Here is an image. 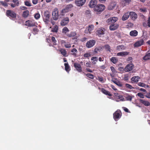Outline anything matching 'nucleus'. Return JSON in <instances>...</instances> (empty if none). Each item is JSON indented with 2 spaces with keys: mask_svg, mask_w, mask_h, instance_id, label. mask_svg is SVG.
<instances>
[{
  "mask_svg": "<svg viewBox=\"0 0 150 150\" xmlns=\"http://www.w3.org/2000/svg\"><path fill=\"white\" fill-rule=\"evenodd\" d=\"M25 5L28 6H31V4L28 1H26L25 2Z\"/></svg>",
  "mask_w": 150,
  "mask_h": 150,
  "instance_id": "obj_49",
  "label": "nucleus"
},
{
  "mask_svg": "<svg viewBox=\"0 0 150 150\" xmlns=\"http://www.w3.org/2000/svg\"><path fill=\"white\" fill-rule=\"evenodd\" d=\"M130 14L128 12L125 13L123 16L122 20L123 21H125L127 20L129 17Z\"/></svg>",
  "mask_w": 150,
  "mask_h": 150,
  "instance_id": "obj_20",
  "label": "nucleus"
},
{
  "mask_svg": "<svg viewBox=\"0 0 150 150\" xmlns=\"http://www.w3.org/2000/svg\"><path fill=\"white\" fill-rule=\"evenodd\" d=\"M50 16V13L49 11H47L44 12L43 18L45 24H48L49 23Z\"/></svg>",
  "mask_w": 150,
  "mask_h": 150,
  "instance_id": "obj_3",
  "label": "nucleus"
},
{
  "mask_svg": "<svg viewBox=\"0 0 150 150\" xmlns=\"http://www.w3.org/2000/svg\"><path fill=\"white\" fill-rule=\"evenodd\" d=\"M40 17V14L38 13H36L34 15V18L38 20Z\"/></svg>",
  "mask_w": 150,
  "mask_h": 150,
  "instance_id": "obj_43",
  "label": "nucleus"
},
{
  "mask_svg": "<svg viewBox=\"0 0 150 150\" xmlns=\"http://www.w3.org/2000/svg\"><path fill=\"white\" fill-rule=\"evenodd\" d=\"M73 5L71 4H69L67 5L66 7H65L68 11H70L71 10V8L73 7Z\"/></svg>",
  "mask_w": 150,
  "mask_h": 150,
  "instance_id": "obj_42",
  "label": "nucleus"
},
{
  "mask_svg": "<svg viewBox=\"0 0 150 150\" xmlns=\"http://www.w3.org/2000/svg\"><path fill=\"white\" fill-rule=\"evenodd\" d=\"M71 52L72 55L76 56V53L78 52L76 49L75 48H74L71 50Z\"/></svg>",
  "mask_w": 150,
  "mask_h": 150,
  "instance_id": "obj_33",
  "label": "nucleus"
},
{
  "mask_svg": "<svg viewBox=\"0 0 150 150\" xmlns=\"http://www.w3.org/2000/svg\"><path fill=\"white\" fill-rule=\"evenodd\" d=\"M101 50V48H96L94 50V52L96 53H98V51Z\"/></svg>",
  "mask_w": 150,
  "mask_h": 150,
  "instance_id": "obj_55",
  "label": "nucleus"
},
{
  "mask_svg": "<svg viewBox=\"0 0 150 150\" xmlns=\"http://www.w3.org/2000/svg\"><path fill=\"white\" fill-rule=\"evenodd\" d=\"M69 31V30L68 29V28L66 27H64L62 29V33L65 34H66V33L67 32H68Z\"/></svg>",
  "mask_w": 150,
  "mask_h": 150,
  "instance_id": "obj_41",
  "label": "nucleus"
},
{
  "mask_svg": "<svg viewBox=\"0 0 150 150\" xmlns=\"http://www.w3.org/2000/svg\"><path fill=\"white\" fill-rule=\"evenodd\" d=\"M39 31V30L36 27L34 28L33 29V33L34 35L37 34Z\"/></svg>",
  "mask_w": 150,
  "mask_h": 150,
  "instance_id": "obj_40",
  "label": "nucleus"
},
{
  "mask_svg": "<svg viewBox=\"0 0 150 150\" xmlns=\"http://www.w3.org/2000/svg\"><path fill=\"white\" fill-rule=\"evenodd\" d=\"M86 70L87 71L90 73H92L93 72V71L92 70L88 68H86Z\"/></svg>",
  "mask_w": 150,
  "mask_h": 150,
  "instance_id": "obj_63",
  "label": "nucleus"
},
{
  "mask_svg": "<svg viewBox=\"0 0 150 150\" xmlns=\"http://www.w3.org/2000/svg\"><path fill=\"white\" fill-rule=\"evenodd\" d=\"M112 4H111L109 6H108V8L109 10H112L115 7V5L113 4L112 5Z\"/></svg>",
  "mask_w": 150,
  "mask_h": 150,
  "instance_id": "obj_47",
  "label": "nucleus"
},
{
  "mask_svg": "<svg viewBox=\"0 0 150 150\" xmlns=\"http://www.w3.org/2000/svg\"><path fill=\"white\" fill-rule=\"evenodd\" d=\"M0 3L4 7H7L8 6V4L7 3L3 1H0Z\"/></svg>",
  "mask_w": 150,
  "mask_h": 150,
  "instance_id": "obj_45",
  "label": "nucleus"
},
{
  "mask_svg": "<svg viewBox=\"0 0 150 150\" xmlns=\"http://www.w3.org/2000/svg\"><path fill=\"white\" fill-rule=\"evenodd\" d=\"M67 43L64 40H62L61 41V44L63 45L64 46Z\"/></svg>",
  "mask_w": 150,
  "mask_h": 150,
  "instance_id": "obj_64",
  "label": "nucleus"
},
{
  "mask_svg": "<svg viewBox=\"0 0 150 150\" xmlns=\"http://www.w3.org/2000/svg\"><path fill=\"white\" fill-rule=\"evenodd\" d=\"M6 15L7 17L12 20H14L16 17V14L15 12L11 10H6Z\"/></svg>",
  "mask_w": 150,
  "mask_h": 150,
  "instance_id": "obj_2",
  "label": "nucleus"
},
{
  "mask_svg": "<svg viewBox=\"0 0 150 150\" xmlns=\"http://www.w3.org/2000/svg\"><path fill=\"white\" fill-rule=\"evenodd\" d=\"M85 75L91 79H93L94 78V76L91 73H88L86 74Z\"/></svg>",
  "mask_w": 150,
  "mask_h": 150,
  "instance_id": "obj_39",
  "label": "nucleus"
},
{
  "mask_svg": "<svg viewBox=\"0 0 150 150\" xmlns=\"http://www.w3.org/2000/svg\"><path fill=\"white\" fill-rule=\"evenodd\" d=\"M94 28V25H91L87 27L85 30V33H86L91 34L92 33V31L93 30Z\"/></svg>",
  "mask_w": 150,
  "mask_h": 150,
  "instance_id": "obj_7",
  "label": "nucleus"
},
{
  "mask_svg": "<svg viewBox=\"0 0 150 150\" xmlns=\"http://www.w3.org/2000/svg\"><path fill=\"white\" fill-rule=\"evenodd\" d=\"M20 8L22 10H25L27 8L25 6H21L20 7Z\"/></svg>",
  "mask_w": 150,
  "mask_h": 150,
  "instance_id": "obj_59",
  "label": "nucleus"
},
{
  "mask_svg": "<svg viewBox=\"0 0 150 150\" xmlns=\"http://www.w3.org/2000/svg\"><path fill=\"white\" fill-rule=\"evenodd\" d=\"M110 69L113 73H115L116 71L114 67L111 66L110 67Z\"/></svg>",
  "mask_w": 150,
  "mask_h": 150,
  "instance_id": "obj_53",
  "label": "nucleus"
},
{
  "mask_svg": "<svg viewBox=\"0 0 150 150\" xmlns=\"http://www.w3.org/2000/svg\"><path fill=\"white\" fill-rule=\"evenodd\" d=\"M104 47L105 50L109 52H110L111 50L110 48V46L108 44L104 46Z\"/></svg>",
  "mask_w": 150,
  "mask_h": 150,
  "instance_id": "obj_36",
  "label": "nucleus"
},
{
  "mask_svg": "<svg viewBox=\"0 0 150 150\" xmlns=\"http://www.w3.org/2000/svg\"><path fill=\"white\" fill-rule=\"evenodd\" d=\"M98 58L97 57H92L91 58V60L92 61V62L95 64L96 62L98 61Z\"/></svg>",
  "mask_w": 150,
  "mask_h": 150,
  "instance_id": "obj_35",
  "label": "nucleus"
},
{
  "mask_svg": "<svg viewBox=\"0 0 150 150\" xmlns=\"http://www.w3.org/2000/svg\"><path fill=\"white\" fill-rule=\"evenodd\" d=\"M97 3V1L96 0H91L89 4V6L91 8L94 7V8L96 5Z\"/></svg>",
  "mask_w": 150,
  "mask_h": 150,
  "instance_id": "obj_19",
  "label": "nucleus"
},
{
  "mask_svg": "<svg viewBox=\"0 0 150 150\" xmlns=\"http://www.w3.org/2000/svg\"><path fill=\"white\" fill-rule=\"evenodd\" d=\"M86 66L87 67H91V64L89 62H87L86 63Z\"/></svg>",
  "mask_w": 150,
  "mask_h": 150,
  "instance_id": "obj_57",
  "label": "nucleus"
},
{
  "mask_svg": "<svg viewBox=\"0 0 150 150\" xmlns=\"http://www.w3.org/2000/svg\"><path fill=\"white\" fill-rule=\"evenodd\" d=\"M29 15V11L26 10L23 12L22 16L25 18H27Z\"/></svg>",
  "mask_w": 150,
  "mask_h": 150,
  "instance_id": "obj_25",
  "label": "nucleus"
},
{
  "mask_svg": "<svg viewBox=\"0 0 150 150\" xmlns=\"http://www.w3.org/2000/svg\"><path fill=\"white\" fill-rule=\"evenodd\" d=\"M69 21V18H65L61 21L60 23L61 25L62 26H65L68 24Z\"/></svg>",
  "mask_w": 150,
  "mask_h": 150,
  "instance_id": "obj_13",
  "label": "nucleus"
},
{
  "mask_svg": "<svg viewBox=\"0 0 150 150\" xmlns=\"http://www.w3.org/2000/svg\"><path fill=\"white\" fill-rule=\"evenodd\" d=\"M91 11L89 10H86L85 12V13L86 15H87L88 16L90 15L91 14Z\"/></svg>",
  "mask_w": 150,
  "mask_h": 150,
  "instance_id": "obj_54",
  "label": "nucleus"
},
{
  "mask_svg": "<svg viewBox=\"0 0 150 150\" xmlns=\"http://www.w3.org/2000/svg\"><path fill=\"white\" fill-rule=\"evenodd\" d=\"M138 96L140 98H144V95L141 93H137Z\"/></svg>",
  "mask_w": 150,
  "mask_h": 150,
  "instance_id": "obj_48",
  "label": "nucleus"
},
{
  "mask_svg": "<svg viewBox=\"0 0 150 150\" xmlns=\"http://www.w3.org/2000/svg\"><path fill=\"white\" fill-rule=\"evenodd\" d=\"M140 79V77L139 76H134L132 77L131 79V80L132 83H134L138 82Z\"/></svg>",
  "mask_w": 150,
  "mask_h": 150,
  "instance_id": "obj_18",
  "label": "nucleus"
},
{
  "mask_svg": "<svg viewBox=\"0 0 150 150\" xmlns=\"http://www.w3.org/2000/svg\"><path fill=\"white\" fill-rule=\"evenodd\" d=\"M134 67V65L132 64H130L127 65L125 68V71L126 72H129L132 70Z\"/></svg>",
  "mask_w": 150,
  "mask_h": 150,
  "instance_id": "obj_11",
  "label": "nucleus"
},
{
  "mask_svg": "<svg viewBox=\"0 0 150 150\" xmlns=\"http://www.w3.org/2000/svg\"><path fill=\"white\" fill-rule=\"evenodd\" d=\"M76 35L75 32H71L69 34L67 35V36L69 37H74Z\"/></svg>",
  "mask_w": 150,
  "mask_h": 150,
  "instance_id": "obj_30",
  "label": "nucleus"
},
{
  "mask_svg": "<svg viewBox=\"0 0 150 150\" xmlns=\"http://www.w3.org/2000/svg\"><path fill=\"white\" fill-rule=\"evenodd\" d=\"M58 26L57 25H55L52 30V31L53 32L57 33L58 31Z\"/></svg>",
  "mask_w": 150,
  "mask_h": 150,
  "instance_id": "obj_31",
  "label": "nucleus"
},
{
  "mask_svg": "<svg viewBox=\"0 0 150 150\" xmlns=\"http://www.w3.org/2000/svg\"><path fill=\"white\" fill-rule=\"evenodd\" d=\"M25 25L28 27H33L35 25V20H28L25 21Z\"/></svg>",
  "mask_w": 150,
  "mask_h": 150,
  "instance_id": "obj_9",
  "label": "nucleus"
},
{
  "mask_svg": "<svg viewBox=\"0 0 150 150\" xmlns=\"http://www.w3.org/2000/svg\"><path fill=\"white\" fill-rule=\"evenodd\" d=\"M132 0H120L121 3L123 6L128 5L131 1Z\"/></svg>",
  "mask_w": 150,
  "mask_h": 150,
  "instance_id": "obj_17",
  "label": "nucleus"
},
{
  "mask_svg": "<svg viewBox=\"0 0 150 150\" xmlns=\"http://www.w3.org/2000/svg\"><path fill=\"white\" fill-rule=\"evenodd\" d=\"M13 2L18 5H19V1L18 0H13Z\"/></svg>",
  "mask_w": 150,
  "mask_h": 150,
  "instance_id": "obj_58",
  "label": "nucleus"
},
{
  "mask_svg": "<svg viewBox=\"0 0 150 150\" xmlns=\"http://www.w3.org/2000/svg\"><path fill=\"white\" fill-rule=\"evenodd\" d=\"M105 9V6L104 5L101 4H99L95 6L94 8V10L96 12V13L98 14H100Z\"/></svg>",
  "mask_w": 150,
  "mask_h": 150,
  "instance_id": "obj_1",
  "label": "nucleus"
},
{
  "mask_svg": "<svg viewBox=\"0 0 150 150\" xmlns=\"http://www.w3.org/2000/svg\"><path fill=\"white\" fill-rule=\"evenodd\" d=\"M86 0H75V3L78 6H81L84 5L86 2Z\"/></svg>",
  "mask_w": 150,
  "mask_h": 150,
  "instance_id": "obj_10",
  "label": "nucleus"
},
{
  "mask_svg": "<svg viewBox=\"0 0 150 150\" xmlns=\"http://www.w3.org/2000/svg\"><path fill=\"white\" fill-rule=\"evenodd\" d=\"M105 29L101 27L98 28L96 32V34L99 37L102 36L105 33Z\"/></svg>",
  "mask_w": 150,
  "mask_h": 150,
  "instance_id": "obj_5",
  "label": "nucleus"
},
{
  "mask_svg": "<svg viewBox=\"0 0 150 150\" xmlns=\"http://www.w3.org/2000/svg\"><path fill=\"white\" fill-rule=\"evenodd\" d=\"M59 51L64 56H65L67 54V51L65 49H61L59 50Z\"/></svg>",
  "mask_w": 150,
  "mask_h": 150,
  "instance_id": "obj_32",
  "label": "nucleus"
},
{
  "mask_svg": "<svg viewBox=\"0 0 150 150\" xmlns=\"http://www.w3.org/2000/svg\"><path fill=\"white\" fill-rule=\"evenodd\" d=\"M38 0H32L33 3L34 4H36L38 2Z\"/></svg>",
  "mask_w": 150,
  "mask_h": 150,
  "instance_id": "obj_61",
  "label": "nucleus"
},
{
  "mask_svg": "<svg viewBox=\"0 0 150 150\" xmlns=\"http://www.w3.org/2000/svg\"><path fill=\"white\" fill-rule=\"evenodd\" d=\"M101 91L103 93L106 95H108L109 96H112V94L109 91L105 90L104 88H101Z\"/></svg>",
  "mask_w": 150,
  "mask_h": 150,
  "instance_id": "obj_24",
  "label": "nucleus"
},
{
  "mask_svg": "<svg viewBox=\"0 0 150 150\" xmlns=\"http://www.w3.org/2000/svg\"><path fill=\"white\" fill-rule=\"evenodd\" d=\"M51 40L54 45H57V41L55 39V38L54 37L52 36V37Z\"/></svg>",
  "mask_w": 150,
  "mask_h": 150,
  "instance_id": "obj_37",
  "label": "nucleus"
},
{
  "mask_svg": "<svg viewBox=\"0 0 150 150\" xmlns=\"http://www.w3.org/2000/svg\"><path fill=\"white\" fill-rule=\"evenodd\" d=\"M118 18L116 17H111L108 18L107 21L109 22H111L112 23H115L118 20Z\"/></svg>",
  "mask_w": 150,
  "mask_h": 150,
  "instance_id": "obj_21",
  "label": "nucleus"
},
{
  "mask_svg": "<svg viewBox=\"0 0 150 150\" xmlns=\"http://www.w3.org/2000/svg\"><path fill=\"white\" fill-rule=\"evenodd\" d=\"M124 79L125 81H127L129 79V76L128 75H125L124 76Z\"/></svg>",
  "mask_w": 150,
  "mask_h": 150,
  "instance_id": "obj_51",
  "label": "nucleus"
},
{
  "mask_svg": "<svg viewBox=\"0 0 150 150\" xmlns=\"http://www.w3.org/2000/svg\"><path fill=\"white\" fill-rule=\"evenodd\" d=\"M65 70L67 72H69L70 70V66L68 63H65L64 64Z\"/></svg>",
  "mask_w": 150,
  "mask_h": 150,
  "instance_id": "obj_27",
  "label": "nucleus"
},
{
  "mask_svg": "<svg viewBox=\"0 0 150 150\" xmlns=\"http://www.w3.org/2000/svg\"><path fill=\"white\" fill-rule=\"evenodd\" d=\"M96 42L95 40H91L88 41L86 44V46L88 48H89L93 47Z\"/></svg>",
  "mask_w": 150,
  "mask_h": 150,
  "instance_id": "obj_8",
  "label": "nucleus"
},
{
  "mask_svg": "<svg viewBox=\"0 0 150 150\" xmlns=\"http://www.w3.org/2000/svg\"><path fill=\"white\" fill-rule=\"evenodd\" d=\"M69 11L65 8H64L62 9L61 11L62 16H63L64 13H67Z\"/></svg>",
  "mask_w": 150,
  "mask_h": 150,
  "instance_id": "obj_34",
  "label": "nucleus"
},
{
  "mask_svg": "<svg viewBox=\"0 0 150 150\" xmlns=\"http://www.w3.org/2000/svg\"><path fill=\"white\" fill-rule=\"evenodd\" d=\"M122 115V113L119 110H117L113 114V118L115 121H117L120 118Z\"/></svg>",
  "mask_w": 150,
  "mask_h": 150,
  "instance_id": "obj_6",
  "label": "nucleus"
},
{
  "mask_svg": "<svg viewBox=\"0 0 150 150\" xmlns=\"http://www.w3.org/2000/svg\"><path fill=\"white\" fill-rule=\"evenodd\" d=\"M144 42V40L143 39H141L140 40L135 42L134 44V46L135 47H138L140 46L143 44Z\"/></svg>",
  "mask_w": 150,
  "mask_h": 150,
  "instance_id": "obj_16",
  "label": "nucleus"
},
{
  "mask_svg": "<svg viewBox=\"0 0 150 150\" xmlns=\"http://www.w3.org/2000/svg\"><path fill=\"white\" fill-rule=\"evenodd\" d=\"M129 16L130 18L134 21L137 18V15L135 12L131 11L129 13Z\"/></svg>",
  "mask_w": 150,
  "mask_h": 150,
  "instance_id": "obj_14",
  "label": "nucleus"
},
{
  "mask_svg": "<svg viewBox=\"0 0 150 150\" xmlns=\"http://www.w3.org/2000/svg\"><path fill=\"white\" fill-rule=\"evenodd\" d=\"M118 98L119 99H120V100H124V98L122 96L120 95H119L118 96Z\"/></svg>",
  "mask_w": 150,
  "mask_h": 150,
  "instance_id": "obj_60",
  "label": "nucleus"
},
{
  "mask_svg": "<svg viewBox=\"0 0 150 150\" xmlns=\"http://www.w3.org/2000/svg\"><path fill=\"white\" fill-rule=\"evenodd\" d=\"M138 32L135 30H132L130 32V35L132 37H135L137 36L138 35Z\"/></svg>",
  "mask_w": 150,
  "mask_h": 150,
  "instance_id": "obj_23",
  "label": "nucleus"
},
{
  "mask_svg": "<svg viewBox=\"0 0 150 150\" xmlns=\"http://www.w3.org/2000/svg\"><path fill=\"white\" fill-rule=\"evenodd\" d=\"M18 5H18V4H15V3H14V4H11V7H12V8H14L16 6H18Z\"/></svg>",
  "mask_w": 150,
  "mask_h": 150,
  "instance_id": "obj_56",
  "label": "nucleus"
},
{
  "mask_svg": "<svg viewBox=\"0 0 150 150\" xmlns=\"http://www.w3.org/2000/svg\"><path fill=\"white\" fill-rule=\"evenodd\" d=\"M126 98L127 100L131 101L132 99V97L130 95H128L126 97Z\"/></svg>",
  "mask_w": 150,
  "mask_h": 150,
  "instance_id": "obj_46",
  "label": "nucleus"
},
{
  "mask_svg": "<svg viewBox=\"0 0 150 150\" xmlns=\"http://www.w3.org/2000/svg\"><path fill=\"white\" fill-rule=\"evenodd\" d=\"M119 26L117 23H111L109 26V29L110 30H114L117 29Z\"/></svg>",
  "mask_w": 150,
  "mask_h": 150,
  "instance_id": "obj_12",
  "label": "nucleus"
},
{
  "mask_svg": "<svg viewBox=\"0 0 150 150\" xmlns=\"http://www.w3.org/2000/svg\"><path fill=\"white\" fill-rule=\"evenodd\" d=\"M111 61L114 64L116 63L118 61V59L115 57H112L110 59Z\"/></svg>",
  "mask_w": 150,
  "mask_h": 150,
  "instance_id": "obj_38",
  "label": "nucleus"
},
{
  "mask_svg": "<svg viewBox=\"0 0 150 150\" xmlns=\"http://www.w3.org/2000/svg\"><path fill=\"white\" fill-rule=\"evenodd\" d=\"M138 85L140 86L144 87V88L147 87V88H149V85H146L144 83H141V82H139L138 83Z\"/></svg>",
  "mask_w": 150,
  "mask_h": 150,
  "instance_id": "obj_28",
  "label": "nucleus"
},
{
  "mask_svg": "<svg viewBox=\"0 0 150 150\" xmlns=\"http://www.w3.org/2000/svg\"><path fill=\"white\" fill-rule=\"evenodd\" d=\"M64 46L66 48H70L71 46V45L68 43H67Z\"/></svg>",
  "mask_w": 150,
  "mask_h": 150,
  "instance_id": "obj_50",
  "label": "nucleus"
},
{
  "mask_svg": "<svg viewBox=\"0 0 150 150\" xmlns=\"http://www.w3.org/2000/svg\"><path fill=\"white\" fill-rule=\"evenodd\" d=\"M125 86L127 88L129 89H132L134 88V87L133 86H132L131 85L128 83L125 84Z\"/></svg>",
  "mask_w": 150,
  "mask_h": 150,
  "instance_id": "obj_44",
  "label": "nucleus"
},
{
  "mask_svg": "<svg viewBox=\"0 0 150 150\" xmlns=\"http://www.w3.org/2000/svg\"><path fill=\"white\" fill-rule=\"evenodd\" d=\"M74 66L79 72H81L82 71V68L80 64L77 63H74Z\"/></svg>",
  "mask_w": 150,
  "mask_h": 150,
  "instance_id": "obj_15",
  "label": "nucleus"
},
{
  "mask_svg": "<svg viewBox=\"0 0 150 150\" xmlns=\"http://www.w3.org/2000/svg\"><path fill=\"white\" fill-rule=\"evenodd\" d=\"M59 11L57 8H54L52 12V19L54 21L57 20L59 16Z\"/></svg>",
  "mask_w": 150,
  "mask_h": 150,
  "instance_id": "obj_4",
  "label": "nucleus"
},
{
  "mask_svg": "<svg viewBox=\"0 0 150 150\" xmlns=\"http://www.w3.org/2000/svg\"><path fill=\"white\" fill-rule=\"evenodd\" d=\"M129 52H122L118 53L117 55L118 56H123L124 55H127L128 54Z\"/></svg>",
  "mask_w": 150,
  "mask_h": 150,
  "instance_id": "obj_26",
  "label": "nucleus"
},
{
  "mask_svg": "<svg viewBox=\"0 0 150 150\" xmlns=\"http://www.w3.org/2000/svg\"><path fill=\"white\" fill-rule=\"evenodd\" d=\"M140 102L144 105L145 106H148L150 105V103L147 101L145 100L142 99L139 100Z\"/></svg>",
  "mask_w": 150,
  "mask_h": 150,
  "instance_id": "obj_22",
  "label": "nucleus"
},
{
  "mask_svg": "<svg viewBox=\"0 0 150 150\" xmlns=\"http://www.w3.org/2000/svg\"><path fill=\"white\" fill-rule=\"evenodd\" d=\"M125 48V46L123 45H119L116 47V49L119 50H124Z\"/></svg>",
  "mask_w": 150,
  "mask_h": 150,
  "instance_id": "obj_29",
  "label": "nucleus"
},
{
  "mask_svg": "<svg viewBox=\"0 0 150 150\" xmlns=\"http://www.w3.org/2000/svg\"><path fill=\"white\" fill-rule=\"evenodd\" d=\"M144 56H150V49L148 51L146 54Z\"/></svg>",
  "mask_w": 150,
  "mask_h": 150,
  "instance_id": "obj_62",
  "label": "nucleus"
},
{
  "mask_svg": "<svg viewBox=\"0 0 150 150\" xmlns=\"http://www.w3.org/2000/svg\"><path fill=\"white\" fill-rule=\"evenodd\" d=\"M147 25L149 27H150V16L148 18L147 21Z\"/></svg>",
  "mask_w": 150,
  "mask_h": 150,
  "instance_id": "obj_52",
  "label": "nucleus"
}]
</instances>
